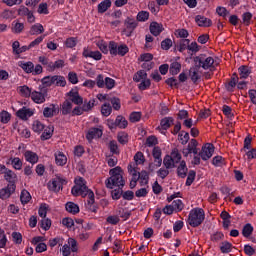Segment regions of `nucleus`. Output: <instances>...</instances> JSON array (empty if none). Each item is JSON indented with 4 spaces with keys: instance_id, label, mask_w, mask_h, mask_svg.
<instances>
[{
    "instance_id": "nucleus-1",
    "label": "nucleus",
    "mask_w": 256,
    "mask_h": 256,
    "mask_svg": "<svg viewBox=\"0 0 256 256\" xmlns=\"http://www.w3.org/2000/svg\"><path fill=\"white\" fill-rule=\"evenodd\" d=\"M74 183L75 185L71 189L73 197L89 198V194L93 193V191L87 187V181H85L83 177L75 178Z\"/></svg>"
},
{
    "instance_id": "nucleus-2",
    "label": "nucleus",
    "mask_w": 256,
    "mask_h": 256,
    "mask_svg": "<svg viewBox=\"0 0 256 256\" xmlns=\"http://www.w3.org/2000/svg\"><path fill=\"white\" fill-rule=\"evenodd\" d=\"M205 221V210L203 208H194L189 212L188 224L190 227L197 228Z\"/></svg>"
},
{
    "instance_id": "nucleus-3",
    "label": "nucleus",
    "mask_w": 256,
    "mask_h": 256,
    "mask_svg": "<svg viewBox=\"0 0 256 256\" xmlns=\"http://www.w3.org/2000/svg\"><path fill=\"white\" fill-rule=\"evenodd\" d=\"M193 63H195L196 67L207 71L209 69H213V65H215V59L211 56H208L207 54H200L193 58Z\"/></svg>"
},
{
    "instance_id": "nucleus-4",
    "label": "nucleus",
    "mask_w": 256,
    "mask_h": 256,
    "mask_svg": "<svg viewBox=\"0 0 256 256\" xmlns=\"http://www.w3.org/2000/svg\"><path fill=\"white\" fill-rule=\"evenodd\" d=\"M63 185H67V180L61 176H56L54 179L48 182L47 187L49 191L59 193V191L63 190Z\"/></svg>"
},
{
    "instance_id": "nucleus-5",
    "label": "nucleus",
    "mask_w": 256,
    "mask_h": 256,
    "mask_svg": "<svg viewBox=\"0 0 256 256\" xmlns=\"http://www.w3.org/2000/svg\"><path fill=\"white\" fill-rule=\"evenodd\" d=\"M107 189H113V187L123 188L125 187V180L123 175H113L106 180Z\"/></svg>"
},
{
    "instance_id": "nucleus-6",
    "label": "nucleus",
    "mask_w": 256,
    "mask_h": 256,
    "mask_svg": "<svg viewBox=\"0 0 256 256\" xmlns=\"http://www.w3.org/2000/svg\"><path fill=\"white\" fill-rule=\"evenodd\" d=\"M213 153H215V146L211 143H206L199 152V156L202 161H209L213 157Z\"/></svg>"
},
{
    "instance_id": "nucleus-7",
    "label": "nucleus",
    "mask_w": 256,
    "mask_h": 256,
    "mask_svg": "<svg viewBox=\"0 0 256 256\" xmlns=\"http://www.w3.org/2000/svg\"><path fill=\"white\" fill-rule=\"evenodd\" d=\"M47 89H41V91H32V96L31 99L34 103H36L37 105H41L43 103H45L46 99H47Z\"/></svg>"
},
{
    "instance_id": "nucleus-8",
    "label": "nucleus",
    "mask_w": 256,
    "mask_h": 256,
    "mask_svg": "<svg viewBox=\"0 0 256 256\" xmlns=\"http://www.w3.org/2000/svg\"><path fill=\"white\" fill-rule=\"evenodd\" d=\"M66 101H69V103H74V105H83V97L79 95V92L77 90H70L68 93H66Z\"/></svg>"
},
{
    "instance_id": "nucleus-9",
    "label": "nucleus",
    "mask_w": 256,
    "mask_h": 256,
    "mask_svg": "<svg viewBox=\"0 0 256 256\" xmlns=\"http://www.w3.org/2000/svg\"><path fill=\"white\" fill-rule=\"evenodd\" d=\"M103 137V129L97 127H91L86 133V139L91 143L93 139H101Z\"/></svg>"
},
{
    "instance_id": "nucleus-10",
    "label": "nucleus",
    "mask_w": 256,
    "mask_h": 256,
    "mask_svg": "<svg viewBox=\"0 0 256 256\" xmlns=\"http://www.w3.org/2000/svg\"><path fill=\"white\" fill-rule=\"evenodd\" d=\"M82 56L85 59H94V61H101L103 59V54L99 52V50L93 51L87 47L83 48Z\"/></svg>"
},
{
    "instance_id": "nucleus-11",
    "label": "nucleus",
    "mask_w": 256,
    "mask_h": 256,
    "mask_svg": "<svg viewBox=\"0 0 256 256\" xmlns=\"http://www.w3.org/2000/svg\"><path fill=\"white\" fill-rule=\"evenodd\" d=\"M124 24L126 27V31L128 33L127 37H131V35L133 34V31H135V29H137V26L139 25L137 20L131 17H127L126 20L124 21Z\"/></svg>"
},
{
    "instance_id": "nucleus-12",
    "label": "nucleus",
    "mask_w": 256,
    "mask_h": 256,
    "mask_svg": "<svg viewBox=\"0 0 256 256\" xmlns=\"http://www.w3.org/2000/svg\"><path fill=\"white\" fill-rule=\"evenodd\" d=\"M34 114L35 112H33L31 108H27V107H22L16 112V116L19 119H22V121H27V119H29L30 117H33Z\"/></svg>"
},
{
    "instance_id": "nucleus-13",
    "label": "nucleus",
    "mask_w": 256,
    "mask_h": 256,
    "mask_svg": "<svg viewBox=\"0 0 256 256\" xmlns=\"http://www.w3.org/2000/svg\"><path fill=\"white\" fill-rule=\"evenodd\" d=\"M59 113V107L55 104H49L48 107H44L43 115L46 119H51V117H55Z\"/></svg>"
},
{
    "instance_id": "nucleus-14",
    "label": "nucleus",
    "mask_w": 256,
    "mask_h": 256,
    "mask_svg": "<svg viewBox=\"0 0 256 256\" xmlns=\"http://www.w3.org/2000/svg\"><path fill=\"white\" fill-rule=\"evenodd\" d=\"M16 189L17 188H14L12 185H7L6 187L0 189V199H2V201L9 199V197L15 193Z\"/></svg>"
},
{
    "instance_id": "nucleus-15",
    "label": "nucleus",
    "mask_w": 256,
    "mask_h": 256,
    "mask_svg": "<svg viewBox=\"0 0 256 256\" xmlns=\"http://www.w3.org/2000/svg\"><path fill=\"white\" fill-rule=\"evenodd\" d=\"M4 179L7 181V185H11L14 189H17V174L13 170L7 171Z\"/></svg>"
},
{
    "instance_id": "nucleus-16",
    "label": "nucleus",
    "mask_w": 256,
    "mask_h": 256,
    "mask_svg": "<svg viewBox=\"0 0 256 256\" xmlns=\"http://www.w3.org/2000/svg\"><path fill=\"white\" fill-rule=\"evenodd\" d=\"M24 159L31 165H36V163H39V155L31 150H26L24 152Z\"/></svg>"
},
{
    "instance_id": "nucleus-17",
    "label": "nucleus",
    "mask_w": 256,
    "mask_h": 256,
    "mask_svg": "<svg viewBox=\"0 0 256 256\" xmlns=\"http://www.w3.org/2000/svg\"><path fill=\"white\" fill-rule=\"evenodd\" d=\"M200 69L201 68L199 66H197L195 63L189 69V77H190L191 81H193L194 83H197V81H199V79H201V73L199 72Z\"/></svg>"
},
{
    "instance_id": "nucleus-18",
    "label": "nucleus",
    "mask_w": 256,
    "mask_h": 256,
    "mask_svg": "<svg viewBox=\"0 0 256 256\" xmlns=\"http://www.w3.org/2000/svg\"><path fill=\"white\" fill-rule=\"evenodd\" d=\"M189 172V168H187V162L182 160L177 167L176 173L180 179H185L187 177V173Z\"/></svg>"
},
{
    "instance_id": "nucleus-19",
    "label": "nucleus",
    "mask_w": 256,
    "mask_h": 256,
    "mask_svg": "<svg viewBox=\"0 0 256 256\" xmlns=\"http://www.w3.org/2000/svg\"><path fill=\"white\" fill-rule=\"evenodd\" d=\"M195 22L199 27H211L213 25V21H211V19L201 15H197L195 17Z\"/></svg>"
},
{
    "instance_id": "nucleus-20",
    "label": "nucleus",
    "mask_w": 256,
    "mask_h": 256,
    "mask_svg": "<svg viewBox=\"0 0 256 256\" xmlns=\"http://www.w3.org/2000/svg\"><path fill=\"white\" fill-rule=\"evenodd\" d=\"M150 33L154 35V37H159L161 33H163V24H160L158 22H152L150 24Z\"/></svg>"
},
{
    "instance_id": "nucleus-21",
    "label": "nucleus",
    "mask_w": 256,
    "mask_h": 256,
    "mask_svg": "<svg viewBox=\"0 0 256 256\" xmlns=\"http://www.w3.org/2000/svg\"><path fill=\"white\" fill-rule=\"evenodd\" d=\"M174 123L175 119L173 117H164L160 120V127L162 131H167V129H171Z\"/></svg>"
},
{
    "instance_id": "nucleus-22",
    "label": "nucleus",
    "mask_w": 256,
    "mask_h": 256,
    "mask_svg": "<svg viewBox=\"0 0 256 256\" xmlns=\"http://www.w3.org/2000/svg\"><path fill=\"white\" fill-rule=\"evenodd\" d=\"M87 205H88V209H89V211H91V213H97V210L99 209V207L97 206V204H95V193L94 192L89 193Z\"/></svg>"
},
{
    "instance_id": "nucleus-23",
    "label": "nucleus",
    "mask_w": 256,
    "mask_h": 256,
    "mask_svg": "<svg viewBox=\"0 0 256 256\" xmlns=\"http://www.w3.org/2000/svg\"><path fill=\"white\" fill-rule=\"evenodd\" d=\"M73 111V103L65 100L61 105V115H71Z\"/></svg>"
},
{
    "instance_id": "nucleus-24",
    "label": "nucleus",
    "mask_w": 256,
    "mask_h": 256,
    "mask_svg": "<svg viewBox=\"0 0 256 256\" xmlns=\"http://www.w3.org/2000/svg\"><path fill=\"white\" fill-rule=\"evenodd\" d=\"M55 162H56V165H58L59 167H63L65 165H67V156L64 155L63 152H56L55 153Z\"/></svg>"
},
{
    "instance_id": "nucleus-25",
    "label": "nucleus",
    "mask_w": 256,
    "mask_h": 256,
    "mask_svg": "<svg viewBox=\"0 0 256 256\" xmlns=\"http://www.w3.org/2000/svg\"><path fill=\"white\" fill-rule=\"evenodd\" d=\"M19 67L25 71V73H33L34 64L31 61L25 62V61H19L18 62Z\"/></svg>"
},
{
    "instance_id": "nucleus-26",
    "label": "nucleus",
    "mask_w": 256,
    "mask_h": 256,
    "mask_svg": "<svg viewBox=\"0 0 256 256\" xmlns=\"http://www.w3.org/2000/svg\"><path fill=\"white\" fill-rule=\"evenodd\" d=\"M127 125H129V122L125 117L123 116H117L116 120L114 122L115 127H119V129H127Z\"/></svg>"
},
{
    "instance_id": "nucleus-27",
    "label": "nucleus",
    "mask_w": 256,
    "mask_h": 256,
    "mask_svg": "<svg viewBox=\"0 0 256 256\" xmlns=\"http://www.w3.org/2000/svg\"><path fill=\"white\" fill-rule=\"evenodd\" d=\"M65 67V61L64 60H56L55 62H50L48 64V71H55V69H63Z\"/></svg>"
},
{
    "instance_id": "nucleus-28",
    "label": "nucleus",
    "mask_w": 256,
    "mask_h": 256,
    "mask_svg": "<svg viewBox=\"0 0 256 256\" xmlns=\"http://www.w3.org/2000/svg\"><path fill=\"white\" fill-rule=\"evenodd\" d=\"M139 179H140V186L145 187V185H149V172L146 170H142L140 173H138Z\"/></svg>"
},
{
    "instance_id": "nucleus-29",
    "label": "nucleus",
    "mask_w": 256,
    "mask_h": 256,
    "mask_svg": "<svg viewBox=\"0 0 256 256\" xmlns=\"http://www.w3.org/2000/svg\"><path fill=\"white\" fill-rule=\"evenodd\" d=\"M65 209L68 213L72 215H77L79 213V205L75 204V202H67L65 205Z\"/></svg>"
},
{
    "instance_id": "nucleus-30",
    "label": "nucleus",
    "mask_w": 256,
    "mask_h": 256,
    "mask_svg": "<svg viewBox=\"0 0 256 256\" xmlns=\"http://www.w3.org/2000/svg\"><path fill=\"white\" fill-rule=\"evenodd\" d=\"M191 43V40L185 38V39H181L178 42L177 45V49L180 53H183V51H187V49L189 50V44Z\"/></svg>"
},
{
    "instance_id": "nucleus-31",
    "label": "nucleus",
    "mask_w": 256,
    "mask_h": 256,
    "mask_svg": "<svg viewBox=\"0 0 256 256\" xmlns=\"http://www.w3.org/2000/svg\"><path fill=\"white\" fill-rule=\"evenodd\" d=\"M240 79H247L251 75V68L242 65L238 68Z\"/></svg>"
},
{
    "instance_id": "nucleus-32",
    "label": "nucleus",
    "mask_w": 256,
    "mask_h": 256,
    "mask_svg": "<svg viewBox=\"0 0 256 256\" xmlns=\"http://www.w3.org/2000/svg\"><path fill=\"white\" fill-rule=\"evenodd\" d=\"M41 83L43 85L42 89H47V87H51L55 85V75L54 76H45L41 79Z\"/></svg>"
},
{
    "instance_id": "nucleus-33",
    "label": "nucleus",
    "mask_w": 256,
    "mask_h": 256,
    "mask_svg": "<svg viewBox=\"0 0 256 256\" xmlns=\"http://www.w3.org/2000/svg\"><path fill=\"white\" fill-rule=\"evenodd\" d=\"M111 7V0H104L98 4V13L103 15V13L107 12Z\"/></svg>"
},
{
    "instance_id": "nucleus-34",
    "label": "nucleus",
    "mask_w": 256,
    "mask_h": 256,
    "mask_svg": "<svg viewBox=\"0 0 256 256\" xmlns=\"http://www.w3.org/2000/svg\"><path fill=\"white\" fill-rule=\"evenodd\" d=\"M163 165L164 167H166V169H175V167H177V165L175 164V162L173 161V158L171 157V155L167 154L164 159H163Z\"/></svg>"
},
{
    "instance_id": "nucleus-35",
    "label": "nucleus",
    "mask_w": 256,
    "mask_h": 256,
    "mask_svg": "<svg viewBox=\"0 0 256 256\" xmlns=\"http://www.w3.org/2000/svg\"><path fill=\"white\" fill-rule=\"evenodd\" d=\"M44 31L45 28H43V25L36 23L30 28V35H41V33H44Z\"/></svg>"
},
{
    "instance_id": "nucleus-36",
    "label": "nucleus",
    "mask_w": 256,
    "mask_h": 256,
    "mask_svg": "<svg viewBox=\"0 0 256 256\" xmlns=\"http://www.w3.org/2000/svg\"><path fill=\"white\" fill-rule=\"evenodd\" d=\"M170 75H179L181 73V63L175 61L170 64Z\"/></svg>"
},
{
    "instance_id": "nucleus-37",
    "label": "nucleus",
    "mask_w": 256,
    "mask_h": 256,
    "mask_svg": "<svg viewBox=\"0 0 256 256\" xmlns=\"http://www.w3.org/2000/svg\"><path fill=\"white\" fill-rule=\"evenodd\" d=\"M20 201L22 205H27V203L31 201V193H29V191L26 189H23L20 194Z\"/></svg>"
},
{
    "instance_id": "nucleus-38",
    "label": "nucleus",
    "mask_w": 256,
    "mask_h": 256,
    "mask_svg": "<svg viewBox=\"0 0 256 256\" xmlns=\"http://www.w3.org/2000/svg\"><path fill=\"white\" fill-rule=\"evenodd\" d=\"M170 157L172 158V161H174V164L177 165L181 163L182 156L181 153L179 152V149L174 148L170 153Z\"/></svg>"
},
{
    "instance_id": "nucleus-39",
    "label": "nucleus",
    "mask_w": 256,
    "mask_h": 256,
    "mask_svg": "<svg viewBox=\"0 0 256 256\" xmlns=\"http://www.w3.org/2000/svg\"><path fill=\"white\" fill-rule=\"evenodd\" d=\"M11 165L16 171H21V169H23V161L19 157L12 158Z\"/></svg>"
},
{
    "instance_id": "nucleus-40",
    "label": "nucleus",
    "mask_w": 256,
    "mask_h": 256,
    "mask_svg": "<svg viewBox=\"0 0 256 256\" xmlns=\"http://www.w3.org/2000/svg\"><path fill=\"white\" fill-rule=\"evenodd\" d=\"M253 231H254L253 225H251V223H247L242 229V235L247 239L251 237V235H253Z\"/></svg>"
},
{
    "instance_id": "nucleus-41",
    "label": "nucleus",
    "mask_w": 256,
    "mask_h": 256,
    "mask_svg": "<svg viewBox=\"0 0 256 256\" xmlns=\"http://www.w3.org/2000/svg\"><path fill=\"white\" fill-rule=\"evenodd\" d=\"M108 149L112 155H119L121 152L119 151V145H117V141L111 140L108 144Z\"/></svg>"
},
{
    "instance_id": "nucleus-42",
    "label": "nucleus",
    "mask_w": 256,
    "mask_h": 256,
    "mask_svg": "<svg viewBox=\"0 0 256 256\" xmlns=\"http://www.w3.org/2000/svg\"><path fill=\"white\" fill-rule=\"evenodd\" d=\"M118 49H119V45H117V42H115V41L109 42L108 51H109L110 55H112L113 57H117Z\"/></svg>"
},
{
    "instance_id": "nucleus-43",
    "label": "nucleus",
    "mask_w": 256,
    "mask_h": 256,
    "mask_svg": "<svg viewBox=\"0 0 256 256\" xmlns=\"http://www.w3.org/2000/svg\"><path fill=\"white\" fill-rule=\"evenodd\" d=\"M171 205L172 208H174L175 213H181V210L185 207V204H183L181 199L174 200Z\"/></svg>"
},
{
    "instance_id": "nucleus-44",
    "label": "nucleus",
    "mask_w": 256,
    "mask_h": 256,
    "mask_svg": "<svg viewBox=\"0 0 256 256\" xmlns=\"http://www.w3.org/2000/svg\"><path fill=\"white\" fill-rule=\"evenodd\" d=\"M54 85L56 87H65L67 85V80L61 75H54Z\"/></svg>"
},
{
    "instance_id": "nucleus-45",
    "label": "nucleus",
    "mask_w": 256,
    "mask_h": 256,
    "mask_svg": "<svg viewBox=\"0 0 256 256\" xmlns=\"http://www.w3.org/2000/svg\"><path fill=\"white\" fill-rule=\"evenodd\" d=\"M19 93L21 97H31L33 92L31 91V88L27 85H23L19 87Z\"/></svg>"
},
{
    "instance_id": "nucleus-46",
    "label": "nucleus",
    "mask_w": 256,
    "mask_h": 256,
    "mask_svg": "<svg viewBox=\"0 0 256 256\" xmlns=\"http://www.w3.org/2000/svg\"><path fill=\"white\" fill-rule=\"evenodd\" d=\"M145 79H147V72H145V70H139L133 77L135 83H139Z\"/></svg>"
},
{
    "instance_id": "nucleus-47",
    "label": "nucleus",
    "mask_w": 256,
    "mask_h": 256,
    "mask_svg": "<svg viewBox=\"0 0 256 256\" xmlns=\"http://www.w3.org/2000/svg\"><path fill=\"white\" fill-rule=\"evenodd\" d=\"M251 19H253V14L251 12H244L242 14V23L245 27H249L251 25Z\"/></svg>"
},
{
    "instance_id": "nucleus-48",
    "label": "nucleus",
    "mask_w": 256,
    "mask_h": 256,
    "mask_svg": "<svg viewBox=\"0 0 256 256\" xmlns=\"http://www.w3.org/2000/svg\"><path fill=\"white\" fill-rule=\"evenodd\" d=\"M195 177H197V172H195V170H189L186 183H185L186 187H191V185H193V181H195Z\"/></svg>"
},
{
    "instance_id": "nucleus-49",
    "label": "nucleus",
    "mask_w": 256,
    "mask_h": 256,
    "mask_svg": "<svg viewBox=\"0 0 256 256\" xmlns=\"http://www.w3.org/2000/svg\"><path fill=\"white\" fill-rule=\"evenodd\" d=\"M178 139L181 143V145H187V143H189V133L185 132L184 130H182L179 134H178Z\"/></svg>"
},
{
    "instance_id": "nucleus-50",
    "label": "nucleus",
    "mask_w": 256,
    "mask_h": 256,
    "mask_svg": "<svg viewBox=\"0 0 256 256\" xmlns=\"http://www.w3.org/2000/svg\"><path fill=\"white\" fill-rule=\"evenodd\" d=\"M12 33H23V29H25V24L21 23V22H13L12 23Z\"/></svg>"
},
{
    "instance_id": "nucleus-51",
    "label": "nucleus",
    "mask_w": 256,
    "mask_h": 256,
    "mask_svg": "<svg viewBox=\"0 0 256 256\" xmlns=\"http://www.w3.org/2000/svg\"><path fill=\"white\" fill-rule=\"evenodd\" d=\"M177 39H187L189 37V31L185 28H180L175 31Z\"/></svg>"
},
{
    "instance_id": "nucleus-52",
    "label": "nucleus",
    "mask_w": 256,
    "mask_h": 256,
    "mask_svg": "<svg viewBox=\"0 0 256 256\" xmlns=\"http://www.w3.org/2000/svg\"><path fill=\"white\" fill-rule=\"evenodd\" d=\"M136 19L140 23H145V21L149 20V12L148 11H143V10L138 12V14L136 16Z\"/></svg>"
},
{
    "instance_id": "nucleus-53",
    "label": "nucleus",
    "mask_w": 256,
    "mask_h": 256,
    "mask_svg": "<svg viewBox=\"0 0 256 256\" xmlns=\"http://www.w3.org/2000/svg\"><path fill=\"white\" fill-rule=\"evenodd\" d=\"M68 246L70 247V251H72V253H77V251H79V244L74 238H68Z\"/></svg>"
},
{
    "instance_id": "nucleus-54",
    "label": "nucleus",
    "mask_w": 256,
    "mask_h": 256,
    "mask_svg": "<svg viewBox=\"0 0 256 256\" xmlns=\"http://www.w3.org/2000/svg\"><path fill=\"white\" fill-rule=\"evenodd\" d=\"M238 83L239 82L235 78H231L230 81L225 85L226 91H228L229 93H233Z\"/></svg>"
},
{
    "instance_id": "nucleus-55",
    "label": "nucleus",
    "mask_w": 256,
    "mask_h": 256,
    "mask_svg": "<svg viewBox=\"0 0 256 256\" xmlns=\"http://www.w3.org/2000/svg\"><path fill=\"white\" fill-rule=\"evenodd\" d=\"M113 111V107H111V104H103L101 107V113L104 117H109Z\"/></svg>"
},
{
    "instance_id": "nucleus-56",
    "label": "nucleus",
    "mask_w": 256,
    "mask_h": 256,
    "mask_svg": "<svg viewBox=\"0 0 256 256\" xmlns=\"http://www.w3.org/2000/svg\"><path fill=\"white\" fill-rule=\"evenodd\" d=\"M117 139L121 145H127V143H129V134L125 132H120L118 133Z\"/></svg>"
},
{
    "instance_id": "nucleus-57",
    "label": "nucleus",
    "mask_w": 256,
    "mask_h": 256,
    "mask_svg": "<svg viewBox=\"0 0 256 256\" xmlns=\"http://www.w3.org/2000/svg\"><path fill=\"white\" fill-rule=\"evenodd\" d=\"M134 161L136 167L137 165H143V163H145V155H143V152H137L134 155Z\"/></svg>"
},
{
    "instance_id": "nucleus-58",
    "label": "nucleus",
    "mask_w": 256,
    "mask_h": 256,
    "mask_svg": "<svg viewBox=\"0 0 256 256\" xmlns=\"http://www.w3.org/2000/svg\"><path fill=\"white\" fill-rule=\"evenodd\" d=\"M111 197L114 201H119L123 197V188L114 189L111 191Z\"/></svg>"
},
{
    "instance_id": "nucleus-59",
    "label": "nucleus",
    "mask_w": 256,
    "mask_h": 256,
    "mask_svg": "<svg viewBox=\"0 0 256 256\" xmlns=\"http://www.w3.org/2000/svg\"><path fill=\"white\" fill-rule=\"evenodd\" d=\"M5 247H7V234L0 228V249H5Z\"/></svg>"
},
{
    "instance_id": "nucleus-60",
    "label": "nucleus",
    "mask_w": 256,
    "mask_h": 256,
    "mask_svg": "<svg viewBox=\"0 0 256 256\" xmlns=\"http://www.w3.org/2000/svg\"><path fill=\"white\" fill-rule=\"evenodd\" d=\"M232 247H233V244H231V242L225 241V242H222L220 246V251L221 253H231Z\"/></svg>"
},
{
    "instance_id": "nucleus-61",
    "label": "nucleus",
    "mask_w": 256,
    "mask_h": 256,
    "mask_svg": "<svg viewBox=\"0 0 256 256\" xmlns=\"http://www.w3.org/2000/svg\"><path fill=\"white\" fill-rule=\"evenodd\" d=\"M212 165H214V167H223V165H225V158L222 156H215L212 159Z\"/></svg>"
},
{
    "instance_id": "nucleus-62",
    "label": "nucleus",
    "mask_w": 256,
    "mask_h": 256,
    "mask_svg": "<svg viewBox=\"0 0 256 256\" xmlns=\"http://www.w3.org/2000/svg\"><path fill=\"white\" fill-rule=\"evenodd\" d=\"M126 53H129V46H127V44L119 45L117 55L125 57Z\"/></svg>"
},
{
    "instance_id": "nucleus-63",
    "label": "nucleus",
    "mask_w": 256,
    "mask_h": 256,
    "mask_svg": "<svg viewBox=\"0 0 256 256\" xmlns=\"http://www.w3.org/2000/svg\"><path fill=\"white\" fill-rule=\"evenodd\" d=\"M9 121H11V114L7 111L0 112V122L7 124Z\"/></svg>"
},
{
    "instance_id": "nucleus-64",
    "label": "nucleus",
    "mask_w": 256,
    "mask_h": 256,
    "mask_svg": "<svg viewBox=\"0 0 256 256\" xmlns=\"http://www.w3.org/2000/svg\"><path fill=\"white\" fill-rule=\"evenodd\" d=\"M65 45L68 49H73V47H77V38L69 37L65 41Z\"/></svg>"
}]
</instances>
